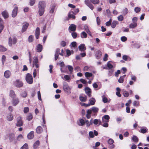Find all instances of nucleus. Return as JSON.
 <instances>
[{
    "mask_svg": "<svg viewBox=\"0 0 149 149\" xmlns=\"http://www.w3.org/2000/svg\"><path fill=\"white\" fill-rule=\"evenodd\" d=\"M99 109L95 107H93L91 109L88 110L86 111V116L87 119H89L91 116V114L93 113L94 115H96L98 112Z\"/></svg>",
    "mask_w": 149,
    "mask_h": 149,
    "instance_id": "nucleus-1",
    "label": "nucleus"
},
{
    "mask_svg": "<svg viewBox=\"0 0 149 149\" xmlns=\"http://www.w3.org/2000/svg\"><path fill=\"white\" fill-rule=\"evenodd\" d=\"M25 80L26 82L29 84H31L33 82V79L32 75L28 73L26 75Z\"/></svg>",
    "mask_w": 149,
    "mask_h": 149,
    "instance_id": "nucleus-2",
    "label": "nucleus"
},
{
    "mask_svg": "<svg viewBox=\"0 0 149 149\" xmlns=\"http://www.w3.org/2000/svg\"><path fill=\"white\" fill-rule=\"evenodd\" d=\"M14 8L12 13V16L13 17H15L17 15L18 7L16 4L14 5Z\"/></svg>",
    "mask_w": 149,
    "mask_h": 149,
    "instance_id": "nucleus-3",
    "label": "nucleus"
},
{
    "mask_svg": "<svg viewBox=\"0 0 149 149\" xmlns=\"http://www.w3.org/2000/svg\"><path fill=\"white\" fill-rule=\"evenodd\" d=\"M14 85L17 88H20L23 86L22 81L19 79H17L14 83Z\"/></svg>",
    "mask_w": 149,
    "mask_h": 149,
    "instance_id": "nucleus-4",
    "label": "nucleus"
},
{
    "mask_svg": "<svg viewBox=\"0 0 149 149\" xmlns=\"http://www.w3.org/2000/svg\"><path fill=\"white\" fill-rule=\"evenodd\" d=\"M17 123H16V126L17 127H21L23 125V123L21 117L19 116L17 117Z\"/></svg>",
    "mask_w": 149,
    "mask_h": 149,
    "instance_id": "nucleus-5",
    "label": "nucleus"
},
{
    "mask_svg": "<svg viewBox=\"0 0 149 149\" xmlns=\"http://www.w3.org/2000/svg\"><path fill=\"white\" fill-rule=\"evenodd\" d=\"M46 7V3L44 1H40L38 2V8H45Z\"/></svg>",
    "mask_w": 149,
    "mask_h": 149,
    "instance_id": "nucleus-6",
    "label": "nucleus"
},
{
    "mask_svg": "<svg viewBox=\"0 0 149 149\" xmlns=\"http://www.w3.org/2000/svg\"><path fill=\"white\" fill-rule=\"evenodd\" d=\"M29 26V24L27 22H25L24 23L22 27L21 31L23 33L26 30Z\"/></svg>",
    "mask_w": 149,
    "mask_h": 149,
    "instance_id": "nucleus-7",
    "label": "nucleus"
},
{
    "mask_svg": "<svg viewBox=\"0 0 149 149\" xmlns=\"http://www.w3.org/2000/svg\"><path fill=\"white\" fill-rule=\"evenodd\" d=\"M85 4L91 10H93L94 8L93 5L90 3L88 0H85L84 1Z\"/></svg>",
    "mask_w": 149,
    "mask_h": 149,
    "instance_id": "nucleus-8",
    "label": "nucleus"
},
{
    "mask_svg": "<svg viewBox=\"0 0 149 149\" xmlns=\"http://www.w3.org/2000/svg\"><path fill=\"white\" fill-rule=\"evenodd\" d=\"M50 27V23H46L44 25L43 27V29L42 31V33H44L45 31V30L46 29V28H47V29H49Z\"/></svg>",
    "mask_w": 149,
    "mask_h": 149,
    "instance_id": "nucleus-9",
    "label": "nucleus"
},
{
    "mask_svg": "<svg viewBox=\"0 0 149 149\" xmlns=\"http://www.w3.org/2000/svg\"><path fill=\"white\" fill-rule=\"evenodd\" d=\"M12 100V104L14 106L17 105L19 102V99L16 97L13 98Z\"/></svg>",
    "mask_w": 149,
    "mask_h": 149,
    "instance_id": "nucleus-10",
    "label": "nucleus"
},
{
    "mask_svg": "<svg viewBox=\"0 0 149 149\" xmlns=\"http://www.w3.org/2000/svg\"><path fill=\"white\" fill-rule=\"evenodd\" d=\"M109 116L108 115H105L102 117V120L103 123H108L109 121Z\"/></svg>",
    "mask_w": 149,
    "mask_h": 149,
    "instance_id": "nucleus-11",
    "label": "nucleus"
},
{
    "mask_svg": "<svg viewBox=\"0 0 149 149\" xmlns=\"http://www.w3.org/2000/svg\"><path fill=\"white\" fill-rule=\"evenodd\" d=\"M89 103L87 104V106H90V105H93L95 104L96 100L93 98H92L89 100Z\"/></svg>",
    "mask_w": 149,
    "mask_h": 149,
    "instance_id": "nucleus-12",
    "label": "nucleus"
},
{
    "mask_svg": "<svg viewBox=\"0 0 149 149\" xmlns=\"http://www.w3.org/2000/svg\"><path fill=\"white\" fill-rule=\"evenodd\" d=\"M79 50L81 52H83L85 51L86 48L85 45L84 44H81L78 47Z\"/></svg>",
    "mask_w": 149,
    "mask_h": 149,
    "instance_id": "nucleus-13",
    "label": "nucleus"
},
{
    "mask_svg": "<svg viewBox=\"0 0 149 149\" xmlns=\"http://www.w3.org/2000/svg\"><path fill=\"white\" fill-rule=\"evenodd\" d=\"M11 74L10 71L9 70H7L5 71L4 75L6 78L8 79L10 77Z\"/></svg>",
    "mask_w": 149,
    "mask_h": 149,
    "instance_id": "nucleus-14",
    "label": "nucleus"
},
{
    "mask_svg": "<svg viewBox=\"0 0 149 149\" xmlns=\"http://www.w3.org/2000/svg\"><path fill=\"white\" fill-rule=\"evenodd\" d=\"M40 34V29L39 27H37L35 31V37L37 39H38Z\"/></svg>",
    "mask_w": 149,
    "mask_h": 149,
    "instance_id": "nucleus-15",
    "label": "nucleus"
},
{
    "mask_svg": "<svg viewBox=\"0 0 149 149\" xmlns=\"http://www.w3.org/2000/svg\"><path fill=\"white\" fill-rule=\"evenodd\" d=\"M78 125L79 126H83L85 123L84 120L83 119H80L77 121Z\"/></svg>",
    "mask_w": 149,
    "mask_h": 149,
    "instance_id": "nucleus-16",
    "label": "nucleus"
},
{
    "mask_svg": "<svg viewBox=\"0 0 149 149\" xmlns=\"http://www.w3.org/2000/svg\"><path fill=\"white\" fill-rule=\"evenodd\" d=\"M75 18V16L74 15V14L71 11L68 14V17L67 19V20H69L70 18H72L74 19Z\"/></svg>",
    "mask_w": 149,
    "mask_h": 149,
    "instance_id": "nucleus-17",
    "label": "nucleus"
},
{
    "mask_svg": "<svg viewBox=\"0 0 149 149\" xmlns=\"http://www.w3.org/2000/svg\"><path fill=\"white\" fill-rule=\"evenodd\" d=\"M59 65L61 66V70L62 72H65V66L64 63L63 62H61L59 63Z\"/></svg>",
    "mask_w": 149,
    "mask_h": 149,
    "instance_id": "nucleus-18",
    "label": "nucleus"
},
{
    "mask_svg": "<svg viewBox=\"0 0 149 149\" xmlns=\"http://www.w3.org/2000/svg\"><path fill=\"white\" fill-rule=\"evenodd\" d=\"M1 14L4 18L5 19L8 17V12L6 10H4L1 13Z\"/></svg>",
    "mask_w": 149,
    "mask_h": 149,
    "instance_id": "nucleus-19",
    "label": "nucleus"
},
{
    "mask_svg": "<svg viewBox=\"0 0 149 149\" xmlns=\"http://www.w3.org/2000/svg\"><path fill=\"white\" fill-rule=\"evenodd\" d=\"M43 131V129L40 126H38L36 129V132L38 134H41Z\"/></svg>",
    "mask_w": 149,
    "mask_h": 149,
    "instance_id": "nucleus-20",
    "label": "nucleus"
},
{
    "mask_svg": "<svg viewBox=\"0 0 149 149\" xmlns=\"http://www.w3.org/2000/svg\"><path fill=\"white\" fill-rule=\"evenodd\" d=\"M34 133L33 131H31L27 135V137L28 139H32L34 137Z\"/></svg>",
    "mask_w": 149,
    "mask_h": 149,
    "instance_id": "nucleus-21",
    "label": "nucleus"
},
{
    "mask_svg": "<svg viewBox=\"0 0 149 149\" xmlns=\"http://www.w3.org/2000/svg\"><path fill=\"white\" fill-rule=\"evenodd\" d=\"M60 49L58 48L56 49L55 53V60H56L58 58L59 55L60 54Z\"/></svg>",
    "mask_w": 149,
    "mask_h": 149,
    "instance_id": "nucleus-22",
    "label": "nucleus"
},
{
    "mask_svg": "<svg viewBox=\"0 0 149 149\" xmlns=\"http://www.w3.org/2000/svg\"><path fill=\"white\" fill-rule=\"evenodd\" d=\"M102 56V53L100 50H98L95 53L96 58L97 59H100Z\"/></svg>",
    "mask_w": 149,
    "mask_h": 149,
    "instance_id": "nucleus-23",
    "label": "nucleus"
},
{
    "mask_svg": "<svg viewBox=\"0 0 149 149\" xmlns=\"http://www.w3.org/2000/svg\"><path fill=\"white\" fill-rule=\"evenodd\" d=\"M38 8V13L40 16H42L44 13L45 12L44 8Z\"/></svg>",
    "mask_w": 149,
    "mask_h": 149,
    "instance_id": "nucleus-24",
    "label": "nucleus"
},
{
    "mask_svg": "<svg viewBox=\"0 0 149 149\" xmlns=\"http://www.w3.org/2000/svg\"><path fill=\"white\" fill-rule=\"evenodd\" d=\"M85 92L90 97L91 96V89L88 87H86L85 88Z\"/></svg>",
    "mask_w": 149,
    "mask_h": 149,
    "instance_id": "nucleus-25",
    "label": "nucleus"
},
{
    "mask_svg": "<svg viewBox=\"0 0 149 149\" xmlns=\"http://www.w3.org/2000/svg\"><path fill=\"white\" fill-rule=\"evenodd\" d=\"M55 7V5L54 4H51L50 7L49 13H53Z\"/></svg>",
    "mask_w": 149,
    "mask_h": 149,
    "instance_id": "nucleus-26",
    "label": "nucleus"
},
{
    "mask_svg": "<svg viewBox=\"0 0 149 149\" xmlns=\"http://www.w3.org/2000/svg\"><path fill=\"white\" fill-rule=\"evenodd\" d=\"M76 26L74 24H72L69 27V29L72 31H74L76 29Z\"/></svg>",
    "mask_w": 149,
    "mask_h": 149,
    "instance_id": "nucleus-27",
    "label": "nucleus"
},
{
    "mask_svg": "<svg viewBox=\"0 0 149 149\" xmlns=\"http://www.w3.org/2000/svg\"><path fill=\"white\" fill-rule=\"evenodd\" d=\"M37 51L38 52H40L42 49V46L40 44L38 45L37 47Z\"/></svg>",
    "mask_w": 149,
    "mask_h": 149,
    "instance_id": "nucleus-28",
    "label": "nucleus"
},
{
    "mask_svg": "<svg viewBox=\"0 0 149 149\" xmlns=\"http://www.w3.org/2000/svg\"><path fill=\"white\" fill-rule=\"evenodd\" d=\"M15 134L13 133H10L9 134V137L10 141L12 142L15 139Z\"/></svg>",
    "mask_w": 149,
    "mask_h": 149,
    "instance_id": "nucleus-29",
    "label": "nucleus"
},
{
    "mask_svg": "<svg viewBox=\"0 0 149 149\" xmlns=\"http://www.w3.org/2000/svg\"><path fill=\"white\" fill-rule=\"evenodd\" d=\"M93 123L95 125H98L99 126L101 123V122L100 119H95L93 122Z\"/></svg>",
    "mask_w": 149,
    "mask_h": 149,
    "instance_id": "nucleus-30",
    "label": "nucleus"
},
{
    "mask_svg": "<svg viewBox=\"0 0 149 149\" xmlns=\"http://www.w3.org/2000/svg\"><path fill=\"white\" fill-rule=\"evenodd\" d=\"M10 95L11 98H12V99L16 97V95L14 91L13 90H11L10 91Z\"/></svg>",
    "mask_w": 149,
    "mask_h": 149,
    "instance_id": "nucleus-31",
    "label": "nucleus"
},
{
    "mask_svg": "<svg viewBox=\"0 0 149 149\" xmlns=\"http://www.w3.org/2000/svg\"><path fill=\"white\" fill-rule=\"evenodd\" d=\"M71 88L68 85H66V93L68 95L70 94L71 93Z\"/></svg>",
    "mask_w": 149,
    "mask_h": 149,
    "instance_id": "nucleus-32",
    "label": "nucleus"
},
{
    "mask_svg": "<svg viewBox=\"0 0 149 149\" xmlns=\"http://www.w3.org/2000/svg\"><path fill=\"white\" fill-rule=\"evenodd\" d=\"M87 35L84 31H83L80 34L81 37L82 38H87Z\"/></svg>",
    "mask_w": 149,
    "mask_h": 149,
    "instance_id": "nucleus-33",
    "label": "nucleus"
},
{
    "mask_svg": "<svg viewBox=\"0 0 149 149\" xmlns=\"http://www.w3.org/2000/svg\"><path fill=\"white\" fill-rule=\"evenodd\" d=\"M66 57H68L70 56L71 54H73L74 52L72 50L71 51L70 50L68 49H67L66 50Z\"/></svg>",
    "mask_w": 149,
    "mask_h": 149,
    "instance_id": "nucleus-34",
    "label": "nucleus"
},
{
    "mask_svg": "<svg viewBox=\"0 0 149 149\" xmlns=\"http://www.w3.org/2000/svg\"><path fill=\"white\" fill-rule=\"evenodd\" d=\"M92 74L91 73H89L88 72H86L85 73V77L88 79H89V77H91L92 76Z\"/></svg>",
    "mask_w": 149,
    "mask_h": 149,
    "instance_id": "nucleus-35",
    "label": "nucleus"
},
{
    "mask_svg": "<svg viewBox=\"0 0 149 149\" xmlns=\"http://www.w3.org/2000/svg\"><path fill=\"white\" fill-rule=\"evenodd\" d=\"M40 142L39 140L36 141L33 144V148H34L36 149L39 145Z\"/></svg>",
    "mask_w": 149,
    "mask_h": 149,
    "instance_id": "nucleus-36",
    "label": "nucleus"
},
{
    "mask_svg": "<svg viewBox=\"0 0 149 149\" xmlns=\"http://www.w3.org/2000/svg\"><path fill=\"white\" fill-rule=\"evenodd\" d=\"M132 139L133 141L135 142H137L139 141L138 137L136 136H133Z\"/></svg>",
    "mask_w": 149,
    "mask_h": 149,
    "instance_id": "nucleus-37",
    "label": "nucleus"
},
{
    "mask_svg": "<svg viewBox=\"0 0 149 149\" xmlns=\"http://www.w3.org/2000/svg\"><path fill=\"white\" fill-rule=\"evenodd\" d=\"M107 66L108 69H111L113 68V65L110 63V62H108L107 63Z\"/></svg>",
    "mask_w": 149,
    "mask_h": 149,
    "instance_id": "nucleus-38",
    "label": "nucleus"
},
{
    "mask_svg": "<svg viewBox=\"0 0 149 149\" xmlns=\"http://www.w3.org/2000/svg\"><path fill=\"white\" fill-rule=\"evenodd\" d=\"M79 99L80 100L81 102H84L86 100V96H80L79 97Z\"/></svg>",
    "mask_w": 149,
    "mask_h": 149,
    "instance_id": "nucleus-39",
    "label": "nucleus"
},
{
    "mask_svg": "<svg viewBox=\"0 0 149 149\" xmlns=\"http://www.w3.org/2000/svg\"><path fill=\"white\" fill-rule=\"evenodd\" d=\"M33 118L32 114L31 113L28 114L27 117V120L28 121H30Z\"/></svg>",
    "mask_w": 149,
    "mask_h": 149,
    "instance_id": "nucleus-40",
    "label": "nucleus"
},
{
    "mask_svg": "<svg viewBox=\"0 0 149 149\" xmlns=\"http://www.w3.org/2000/svg\"><path fill=\"white\" fill-rule=\"evenodd\" d=\"M13 119V117L12 115L10 113V115L8 116L7 117V120L9 121H11Z\"/></svg>",
    "mask_w": 149,
    "mask_h": 149,
    "instance_id": "nucleus-41",
    "label": "nucleus"
},
{
    "mask_svg": "<svg viewBox=\"0 0 149 149\" xmlns=\"http://www.w3.org/2000/svg\"><path fill=\"white\" fill-rule=\"evenodd\" d=\"M137 25V23H131L130 24L129 27L131 28H134Z\"/></svg>",
    "mask_w": 149,
    "mask_h": 149,
    "instance_id": "nucleus-42",
    "label": "nucleus"
},
{
    "mask_svg": "<svg viewBox=\"0 0 149 149\" xmlns=\"http://www.w3.org/2000/svg\"><path fill=\"white\" fill-rule=\"evenodd\" d=\"M117 22H118L117 21H113L111 24V27L113 28H115Z\"/></svg>",
    "mask_w": 149,
    "mask_h": 149,
    "instance_id": "nucleus-43",
    "label": "nucleus"
},
{
    "mask_svg": "<svg viewBox=\"0 0 149 149\" xmlns=\"http://www.w3.org/2000/svg\"><path fill=\"white\" fill-rule=\"evenodd\" d=\"M29 146L27 143L24 144L20 148V149H28Z\"/></svg>",
    "mask_w": 149,
    "mask_h": 149,
    "instance_id": "nucleus-44",
    "label": "nucleus"
},
{
    "mask_svg": "<svg viewBox=\"0 0 149 149\" xmlns=\"http://www.w3.org/2000/svg\"><path fill=\"white\" fill-rule=\"evenodd\" d=\"M67 67H68V68L70 72V73L71 74L73 70V67L71 66L70 65H68Z\"/></svg>",
    "mask_w": 149,
    "mask_h": 149,
    "instance_id": "nucleus-45",
    "label": "nucleus"
},
{
    "mask_svg": "<svg viewBox=\"0 0 149 149\" xmlns=\"http://www.w3.org/2000/svg\"><path fill=\"white\" fill-rule=\"evenodd\" d=\"M148 130V129L146 127L144 128H141V132L142 133H146Z\"/></svg>",
    "mask_w": 149,
    "mask_h": 149,
    "instance_id": "nucleus-46",
    "label": "nucleus"
},
{
    "mask_svg": "<svg viewBox=\"0 0 149 149\" xmlns=\"http://www.w3.org/2000/svg\"><path fill=\"white\" fill-rule=\"evenodd\" d=\"M102 97V101L104 103H106L107 102L108 99L104 95H103Z\"/></svg>",
    "mask_w": 149,
    "mask_h": 149,
    "instance_id": "nucleus-47",
    "label": "nucleus"
},
{
    "mask_svg": "<svg viewBox=\"0 0 149 149\" xmlns=\"http://www.w3.org/2000/svg\"><path fill=\"white\" fill-rule=\"evenodd\" d=\"M21 95L22 97L24 98L26 97L27 95V93L26 91H24L21 93Z\"/></svg>",
    "mask_w": 149,
    "mask_h": 149,
    "instance_id": "nucleus-48",
    "label": "nucleus"
},
{
    "mask_svg": "<svg viewBox=\"0 0 149 149\" xmlns=\"http://www.w3.org/2000/svg\"><path fill=\"white\" fill-rule=\"evenodd\" d=\"M33 36L32 35L30 36L28 38V41L29 42H32L33 41Z\"/></svg>",
    "mask_w": 149,
    "mask_h": 149,
    "instance_id": "nucleus-49",
    "label": "nucleus"
},
{
    "mask_svg": "<svg viewBox=\"0 0 149 149\" xmlns=\"http://www.w3.org/2000/svg\"><path fill=\"white\" fill-rule=\"evenodd\" d=\"M7 49L3 46L0 45V51L1 52H5L6 51Z\"/></svg>",
    "mask_w": 149,
    "mask_h": 149,
    "instance_id": "nucleus-50",
    "label": "nucleus"
},
{
    "mask_svg": "<svg viewBox=\"0 0 149 149\" xmlns=\"http://www.w3.org/2000/svg\"><path fill=\"white\" fill-rule=\"evenodd\" d=\"M94 4H97L99 2V0H90Z\"/></svg>",
    "mask_w": 149,
    "mask_h": 149,
    "instance_id": "nucleus-51",
    "label": "nucleus"
},
{
    "mask_svg": "<svg viewBox=\"0 0 149 149\" xmlns=\"http://www.w3.org/2000/svg\"><path fill=\"white\" fill-rule=\"evenodd\" d=\"M123 94L125 97H127L129 95V93L128 92L126 91H123Z\"/></svg>",
    "mask_w": 149,
    "mask_h": 149,
    "instance_id": "nucleus-52",
    "label": "nucleus"
},
{
    "mask_svg": "<svg viewBox=\"0 0 149 149\" xmlns=\"http://www.w3.org/2000/svg\"><path fill=\"white\" fill-rule=\"evenodd\" d=\"M71 35L73 38H76L77 36V34L76 32H73L71 33Z\"/></svg>",
    "mask_w": 149,
    "mask_h": 149,
    "instance_id": "nucleus-53",
    "label": "nucleus"
},
{
    "mask_svg": "<svg viewBox=\"0 0 149 149\" xmlns=\"http://www.w3.org/2000/svg\"><path fill=\"white\" fill-rule=\"evenodd\" d=\"M36 2V0H30L29 4L31 6L34 5Z\"/></svg>",
    "mask_w": 149,
    "mask_h": 149,
    "instance_id": "nucleus-54",
    "label": "nucleus"
},
{
    "mask_svg": "<svg viewBox=\"0 0 149 149\" xmlns=\"http://www.w3.org/2000/svg\"><path fill=\"white\" fill-rule=\"evenodd\" d=\"M29 110V107H25L24 109V113H27Z\"/></svg>",
    "mask_w": 149,
    "mask_h": 149,
    "instance_id": "nucleus-55",
    "label": "nucleus"
},
{
    "mask_svg": "<svg viewBox=\"0 0 149 149\" xmlns=\"http://www.w3.org/2000/svg\"><path fill=\"white\" fill-rule=\"evenodd\" d=\"M38 97L39 100L40 101H41L42 100L41 94L40 91H38Z\"/></svg>",
    "mask_w": 149,
    "mask_h": 149,
    "instance_id": "nucleus-56",
    "label": "nucleus"
},
{
    "mask_svg": "<svg viewBox=\"0 0 149 149\" xmlns=\"http://www.w3.org/2000/svg\"><path fill=\"white\" fill-rule=\"evenodd\" d=\"M120 39L122 42H125L127 40V39L126 37L123 36L121 37Z\"/></svg>",
    "mask_w": 149,
    "mask_h": 149,
    "instance_id": "nucleus-57",
    "label": "nucleus"
},
{
    "mask_svg": "<svg viewBox=\"0 0 149 149\" xmlns=\"http://www.w3.org/2000/svg\"><path fill=\"white\" fill-rule=\"evenodd\" d=\"M133 105L134 106H138L139 105V102L138 101H134L133 103Z\"/></svg>",
    "mask_w": 149,
    "mask_h": 149,
    "instance_id": "nucleus-58",
    "label": "nucleus"
},
{
    "mask_svg": "<svg viewBox=\"0 0 149 149\" xmlns=\"http://www.w3.org/2000/svg\"><path fill=\"white\" fill-rule=\"evenodd\" d=\"M123 13L124 15H126L128 13V10L126 8L124 9L123 11Z\"/></svg>",
    "mask_w": 149,
    "mask_h": 149,
    "instance_id": "nucleus-59",
    "label": "nucleus"
},
{
    "mask_svg": "<svg viewBox=\"0 0 149 149\" xmlns=\"http://www.w3.org/2000/svg\"><path fill=\"white\" fill-rule=\"evenodd\" d=\"M117 18L118 20L120 21H122L123 19V16L121 15H120L118 16Z\"/></svg>",
    "mask_w": 149,
    "mask_h": 149,
    "instance_id": "nucleus-60",
    "label": "nucleus"
},
{
    "mask_svg": "<svg viewBox=\"0 0 149 149\" xmlns=\"http://www.w3.org/2000/svg\"><path fill=\"white\" fill-rule=\"evenodd\" d=\"M38 60L37 57H36L33 60V63H38Z\"/></svg>",
    "mask_w": 149,
    "mask_h": 149,
    "instance_id": "nucleus-61",
    "label": "nucleus"
},
{
    "mask_svg": "<svg viewBox=\"0 0 149 149\" xmlns=\"http://www.w3.org/2000/svg\"><path fill=\"white\" fill-rule=\"evenodd\" d=\"M100 142H96L95 144V146L93 147V148L94 149H95L98 146H99L100 145Z\"/></svg>",
    "mask_w": 149,
    "mask_h": 149,
    "instance_id": "nucleus-62",
    "label": "nucleus"
},
{
    "mask_svg": "<svg viewBox=\"0 0 149 149\" xmlns=\"http://www.w3.org/2000/svg\"><path fill=\"white\" fill-rule=\"evenodd\" d=\"M134 10L136 13H138L140 11L141 9L138 7H136L135 8Z\"/></svg>",
    "mask_w": 149,
    "mask_h": 149,
    "instance_id": "nucleus-63",
    "label": "nucleus"
},
{
    "mask_svg": "<svg viewBox=\"0 0 149 149\" xmlns=\"http://www.w3.org/2000/svg\"><path fill=\"white\" fill-rule=\"evenodd\" d=\"M113 142V140L112 139H110L108 141V143L110 145L112 144Z\"/></svg>",
    "mask_w": 149,
    "mask_h": 149,
    "instance_id": "nucleus-64",
    "label": "nucleus"
}]
</instances>
